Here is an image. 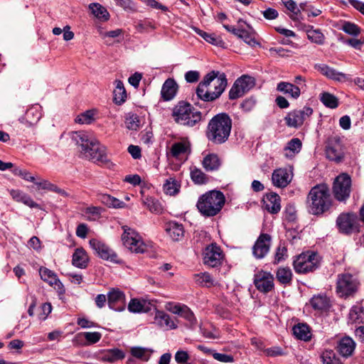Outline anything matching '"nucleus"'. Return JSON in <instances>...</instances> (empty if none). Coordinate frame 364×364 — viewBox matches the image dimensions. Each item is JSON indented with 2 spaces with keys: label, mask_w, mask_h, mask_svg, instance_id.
<instances>
[{
  "label": "nucleus",
  "mask_w": 364,
  "mask_h": 364,
  "mask_svg": "<svg viewBox=\"0 0 364 364\" xmlns=\"http://www.w3.org/2000/svg\"><path fill=\"white\" fill-rule=\"evenodd\" d=\"M136 31L139 33L148 32L154 30V25L149 21H140L135 25Z\"/></svg>",
  "instance_id": "13d9d810"
},
{
  "label": "nucleus",
  "mask_w": 364,
  "mask_h": 364,
  "mask_svg": "<svg viewBox=\"0 0 364 364\" xmlns=\"http://www.w3.org/2000/svg\"><path fill=\"white\" fill-rule=\"evenodd\" d=\"M83 336L91 344L97 343L102 338V334L99 332H84Z\"/></svg>",
  "instance_id": "e2e57ef3"
},
{
  "label": "nucleus",
  "mask_w": 364,
  "mask_h": 364,
  "mask_svg": "<svg viewBox=\"0 0 364 364\" xmlns=\"http://www.w3.org/2000/svg\"><path fill=\"white\" fill-rule=\"evenodd\" d=\"M359 286L358 280L348 273L338 275L336 282V292L339 296H348L354 294Z\"/></svg>",
  "instance_id": "1a4fd4ad"
},
{
  "label": "nucleus",
  "mask_w": 364,
  "mask_h": 364,
  "mask_svg": "<svg viewBox=\"0 0 364 364\" xmlns=\"http://www.w3.org/2000/svg\"><path fill=\"white\" fill-rule=\"evenodd\" d=\"M336 225L341 232L349 235L358 230L357 215L354 213H342L336 220Z\"/></svg>",
  "instance_id": "2eb2a0df"
},
{
  "label": "nucleus",
  "mask_w": 364,
  "mask_h": 364,
  "mask_svg": "<svg viewBox=\"0 0 364 364\" xmlns=\"http://www.w3.org/2000/svg\"><path fill=\"white\" fill-rule=\"evenodd\" d=\"M166 231L174 241H179L184 236L183 225L174 221H171L166 224Z\"/></svg>",
  "instance_id": "c85d7f7f"
},
{
  "label": "nucleus",
  "mask_w": 364,
  "mask_h": 364,
  "mask_svg": "<svg viewBox=\"0 0 364 364\" xmlns=\"http://www.w3.org/2000/svg\"><path fill=\"white\" fill-rule=\"evenodd\" d=\"M355 348V341L350 337L342 338L338 343L337 349L339 353L343 357L350 356Z\"/></svg>",
  "instance_id": "a878e982"
},
{
  "label": "nucleus",
  "mask_w": 364,
  "mask_h": 364,
  "mask_svg": "<svg viewBox=\"0 0 364 364\" xmlns=\"http://www.w3.org/2000/svg\"><path fill=\"white\" fill-rule=\"evenodd\" d=\"M331 203L329 188L324 183L314 186L307 196L309 211L313 215H321L326 212Z\"/></svg>",
  "instance_id": "20e7f679"
},
{
  "label": "nucleus",
  "mask_w": 364,
  "mask_h": 364,
  "mask_svg": "<svg viewBox=\"0 0 364 364\" xmlns=\"http://www.w3.org/2000/svg\"><path fill=\"white\" fill-rule=\"evenodd\" d=\"M115 88L113 91V100L117 105H121L127 99V92L124 84L121 80H115Z\"/></svg>",
  "instance_id": "4c0bfd02"
},
{
  "label": "nucleus",
  "mask_w": 364,
  "mask_h": 364,
  "mask_svg": "<svg viewBox=\"0 0 364 364\" xmlns=\"http://www.w3.org/2000/svg\"><path fill=\"white\" fill-rule=\"evenodd\" d=\"M271 236L266 233L261 234L252 247L253 255L257 259L263 258L269 251Z\"/></svg>",
  "instance_id": "aec40b11"
},
{
  "label": "nucleus",
  "mask_w": 364,
  "mask_h": 364,
  "mask_svg": "<svg viewBox=\"0 0 364 364\" xmlns=\"http://www.w3.org/2000/svg\"><path fill=\"white\" fill-rule=\"evenodd\" d=\"M123 230L122 240L126 247L135 253H144L146 251L147 245L136 230L127 226H124Z\"/></svg>",
  "instance_id": "6e6552de"
},
{
  "label": "nucleus",
  "mask_w": 364,
  "mask_h": 364,
  "mask_svg": "<svg viewBox=\"0 0 364 364\" xmlns=\"http://www.w3.org/2000/svg\"><path fill=\"white\" fill-rule=\"evenodd\" d=\"M239 38L242 39L247 44L251 46H255L256 44H257L253 33L249 32L245 29L242 30Z\"/></svg>",
  "instance_id": "052dcab7"
},
{
  "label": "nucleus",
  "mask_w": 364,
  "mask_h": 364,
  "mask_svg": "<svg viewBox=\"0 0 364 364\" xmlns=\"http://www.w3.org/2000/svg\"><path fill=\"white\" fill-rule=\"evenodd\" d=\"M311 307L318 311H324L330 307V300L324 294L314 295L310 300Z\"/></svg>",
  "instance_id": "c756f323"
},
{
  "label": "nucleus",
  "mask_w": 364,
  "mask_h": 364,
  "mask_svg": "<svg viewBox=\"0 0 364 364\" xmlns=\"http://www.w3.org/2000/svg\"><path fill=\"white\" fill-rule=\"evenodd\" d=\"M287 256V247L282 244L277 248V251L274 257V263H279V262L285 259Z\"/></svg>",
  "instance_id": "680f3d73"
},
{
  "label": "nucleus",
  "mask_w": 364,
  "mask_h": 364,
  "mask_svg": "<svg viewBox=\"0 0 364 364\" xmlns=\"http://www.w3.org/2000/svg\"><path fill=\"white\" fill-rule=\"evenodd\" d=\"M203 264L210 267L220 266L224 257L223 252L216 243L207 245L202 253Z\"/></svg>",
  "instance_id": "f8f14e48"
},
{
  "label": "nucleus",
  "mask_w": 364,
  "mask_h": 364,
  "mask_svg": "<svg viewBox=\"0 0 364 364\" xmlns=\"http://www.w3.org/2000/svg\"><path fill=\"white\" fill-rule=\"evenodd\" d=\"M282 4L291 12L289 17L294 21L303 20V16L296 3L294 0H282Z\"/></svg>",
  "instance_id": "f704fd0d"
},
{
  "label": "nucleus",
  "mask_w": 364,
  "mask_h": 364,
  "mask_svg": "<svg viewBox=\"0 0 364 364\" xmlns=\"http://www.w3.org/2000/svg\"><path fill=\"white\" fill-rule=\"evenodd\" d=\"M179 188L180 186L173 178L167 179L163 186L164 193L170 196L176 194L179 191Z\"/></svg>",
  "instance_id": "de8ad7c7"
},
{
  "label": "nucleus",
  "mask_w": 364,
  "mask_h": 364,
  "mask_svg": "<svg viewBox=\"0 0 364 364\" xmlns=\"http://www.w3.org/2000/svg\"><path fill=\"white\" fill-rule=\"evenodd\" d=\"M98 200L109 208H121L125 206V203L123 201L108 194H100Z\"/></svg>",
  "instance_id": "79ce46f5"
},
{
  "label": "nucleus",
  "mask_w": 364,
  "mask_h": 364,
  "mask_svg": "<svg viewBox=\"0 0 364 364\" xmlns=\"http://www.w3.org/2000/svg\"><path fill=\"white\" fill-rule=\"evenodd\" d=\"M89 7L95 17L104 21L108 20L109 16V13L107 9L101 4L97 3H92L90 4Z\"/></svg>",
  "instance_id": "a18cd8bd"
},
{
  "label": "nucleus",
  "mask_w": 364,
  "mask_h": 364,
  "mask_svg": "<svg viewBox=\"0 0 364 364\" xmlns=\"http://www.w3.org/2000/svg\"><path fill=\"white\" fill-rule=\"evenodd\" d=\"M315 68L326 77L338 81L343 82L348 80L346 74L338 72L326 64H317Z\"/></svg>",
  "instance_id": "4be33fe9"
},
{
  "label": "nucleus",
  "mask_w": 364,
  "mask_h": 364,
  "mask_svg": "<svg viewBox=\"0 0 364 364\" xmlns=\"http://www.w3.org/2000/svg\"><path fill=\"white\" fill-rule=\"evenodd\" d=\"M225 203V197L220 191H210L200 196L196 207L199 213L204 217L217 215Z\"/></svg>",
  "instance_id": "39448f33"
},
{
  "label": "nucleus",
  "mask_w": 364,
  "mask_h": 364,
  "mask_svg": "<svg viewBox=\"0 0 364 364\" xmlns=\"http://www.w3.org/2000/svg\"><path fill=\"white\" fill-rule=\"evenodd\" d=\"M174 359L178 364H190L188 363L190 355L187 351L183 350L176 351Z\"/></svg>",
  "instance_id": "bf43d9fd"
},
{
  "label": "nucleus",
  "mask_w": 364,
  "mask_h": 364,
  "mask_svg": "<svg viewBox=\"0 0 364 364\" xmlns=\"http://www.w3.org/2000/svg\"><path fill=\"white\" fill-rule=\"evenodd\" d=\"M313 109L309 107H304L301 109L289 112L284 117L286 124L289 127L299 128L312 114Z\"/></svg>",
  "instance_id": "4468645a"
},
{
  "label": "nucleus",
  "mask_w": 364,
  "mask_h": 364,
  "mask_svg": "<svg viewBox=\"0 0 364 364\" xmlns=\"http://www.w3.org/2000/svg\"><path fill=\"white\" fill-rule=\"evenodd\" d=\"M88 256L82 248H77L73 255L72 263L79 268H85L88 263Z\"/></svg>",
  "instance_id": "2f4dec72"
},
{
  "label": "nucleus",
  "mask_w": 364,
  "mask_h": 364,
  "mask_svg": "<svg viewBox=\"0 0 364 364\" xmlns=\"http://www.w3.org/2000/svg\"><path fill=\"white\" fill-rule=\"evenodd\" d=\"M326 155L328 159L339 163L344 156L342 144L338 138L330 139L326 146Z\"/></svg>",
  "instance_id": "f3484780"
},
{
  "label": "nucleus",
  "mask_w": 364,
  "mask_h": 364,
  "mask_svg": "<svg viewBox=\"0 0 364 364\" xmlns=\"http://www.w3.org/2000/svg\"><path fill=\"white\" fill-rule=\"evenodd\" d=\"M155 323L161 327H168L171 329L177 328L176 324L171 318L169 315L161 311H157L154 317Z\"/></svg>",
  "instance_id": "473e14b6"
},
{
  "label": "nucleus",
  "mask_w": 364,
  "mask_h": 364,
  "mask_svg": "<svg viewBox=\"0 0 364 364\" xmlns=\"http://www.w3.org/2000/svg\"><path fill=\"white\" fill-rule=\"evenodd\" d=\"M228 85L224 73L212 70L207 73L199 82L196 95L204 102H213L220 97Z\"/></svg>",
  "instance_id": "f03ea898"
},
{
  "label": "nucleus",
  "mask_w": 364,
  "mask_h": 364,
  "mask_svg": "<svg viewBox=\"0 0 364 364\" xmlns=\"http://www.w3.org/2000/svg\"><path fill=\"white\" fill-rule=\"evenodd\" d=\"M196 282L203 286L210 287L213 285V279L211 275L208 272H201L195 274Z\"/></svg>",
  "instance_id": "864d4df0"
},
{
  "label": "nucleus",
  "mask_w": 364,
  "mask_h": 364,
  "mask_svg": "<svg viewBox=\"0 0 364 364\" xmlns=\"http://www.w3.org/2000/svg\"><path fill=\"white\" fill-rule=\"evenodd\" d=\"M172 116L177 124L190 127H194L201 120V112L190 103L183 101L179 102L173 107Z\"/></svg>",
  "instance_id": "423d86ee"
},
{
  "label": "nucleus",
  "mask_w": 364,
  "mask_h": 364,
  "mask_svg": "<svg viewBox=\"0 0 364 364\" xmlns=\"http://www.w3.org/2000/svg\"><path fill=\"white\" fill-rule=\"evenodd\" d=\"M349 321L352 323H361L364 319V309L360 306H354L349 312Z\"/></svg>",
  "instance_id": "49530a36"
},
{
  "label": "nucleus",
  "mask_w": 364,
  "mask_h": 364,
  "mask_svg": "<svg viewBox=\"0 0 364 364\" xmlns=\"http://www.w3.org/2000/svg\"><path fill=\"white\" fill-rule=\"evenodd\" d=\"M126 127L129 129L136 130L140 126V120L136 114H130L126 118Z\"/></svg>",
  "instance_id": "4d7b16f0"
},
{
  "label": "nucleus",
  "mask_w": 364,
  "mask_h": 364,
  "mask_svg": "<svg viewBox=\"0 0 364 364\" xmlns=\"http://www.w3.org/2000/svg\"><path fill=\"white\" fill-rule=\"evenodd\" d=\"M152 353L153 350L146 348L133 347L131 348L132 355L142 361H148Z\"/></svg>",
  "instance_id": "c03bdc74"
},
{
  "label": "nucleus",
  "mask_w": 364,
  "mask_h": 364,
  "mask_svg": "<svg viewBox=\"0 0 364 364\" xmlns=\"http://www.w3.org/2000/svg\"><path fill=\"white\" fill-rule=\"evenodd\" d=\"M193 30L197 34H198L200 36H201L205 41H206L207 42H208L213 45L220 46V47H223L225 45V43L222 40V38L219 36H217L215 33H206L196 27H193Z\"/></svg>",
  "instance_id": "c9c22d12"
},
{
  "label": "nucleus",
  "mask_w": 364,
  "mask_h": 364,
  "mask_svg": "<svg viewBox=\"0 0 364 364\" xmlns=\"http://www.w3.org/2000/svg\"><path fill=\"white\" fill-rule=\"evenodd\" d=\"M232 119L226 113L215 115L209 122L206 136L213 144H220L225 142L230 134Z\"/></svg>",
  "instance_id": "7ed1b4c3"
},
{
  "label": "nucleus",
  "mask_w": 364,
  "mask_h": 364,
  "mask_svg": "<svg viewBox=\"0 0 364 364\" xmlns=\"http://www.w3.org/2000/svg\"><path fill=\"white\" fill-rule=\"evenodd\" d=\"M41 117V113L38 106H33L19 119L21 124L29 127L36 124Z\"/></svg>",
  "instance_id": "b1692460"
},
{
  "label": "nucleus",
  "mask_w": 364,
  "mask_h": 364,
  "mask_svg": "<svg viewBox=\"0 0 364 364\" xmlns=\"http://www.w3.org/2000/svg\"><path fill=\"white\" fill-rule=\"evenodd\" d=\"M320 265V257L314 252H306L298 255L293 262L294 269L299 274L314 272Z\"/></svg>",
  "instance_id": "0eeeda50"
},
{
  "label": "nucleus",
  "mask_w": 364,
  "mask_h": 364,
  "mask_svg": "<svg viewBox=\"0 0 364 364\" xmlns=\"http://www.w3.org/2000/svg\"><path fill=\"white\" fill-rule=\"evenodd\" d=\"M277 90L294 100L298 99L301 95V90L298 86L287 82H279L277 85Z\"/></svg>",
  "instance_id": "393cba45"
},
{
  "label": "nucleus",
  "mask_w": 364,
  "mask_h": 364,
  "mask_svg": "<svg viewBox=\"0 0 364 364\" xmlns=\"http://www.w3.org/2000/svg\"><path fill=\"white\" fill-rule=\"evenodd\" d=\"M213 358L221 363H233L235 361L234 357L232 355L220 353L216 351L213 353Z\"/></svg>",
  "instance_id": "0e129e2a"
},
{
  "label": "nucleus",
  "mask_w": 364,
  "mask_h": 364,
  "mask_svg": "<svg viewBox=\"0 0 364 364\" xmlns=\"http://www.w3.org/2000/svg\"><path fill=\"white\" fill-rule=\"evenodd\" d=\"M14 173L17 176H21L22 178H23L26 181H30V182H35L36 178L31 175V173L26 171V169H21V168H16L14 170Z\"/></svg>",
  "instance_id": "338daca9"
},
{
  "label": "nucleus",
  "mask_w": 364,
  "mask_h": 364,
  "mask_svg": "<svg viewBox=\"0 0 364 364\" xmlns=\"http://www.w3.org/2000/svg\"><path fill=\"white\" fill-rule=\"evenodd\" d=\"M265 209L270 213H277L281 210V198L276 193H267L264 199Z\"/></svg>",
  "instance_id": "5701e85b"
},
{
  "label": "nucleus",
  "mask_w": 364,
  "mask_h": 364,
  "mask_svg": "<svg viewBox=\"0 0 364 364\" xmlns=\"http://www.w3.org/2000/svg\"><path fill=\"white\" fill-rule=\"evenodd\" d=\"M128 309L133 313L147 312L150 310L149 303L144 300L132 299L129 301Z\"/></svg>",
  "instance_id": "ea45409f"
},
{
  "label": "nucleus",
  "mask_w": 364,
  "mask_h": 364,
  "mask_svg": "<svg viewBox=\"0 0 364 364\" xmlns=\"http://www.w3.org/2000/svg\"><path fill=\"white\" fill-rule=\"evenodd\" d=\"M255 85L254 77L244 75L237 78L229 91V99L236 100L242 97Z\"/></svg>",
  "instance_id": "9b49d317"
},
{
  "label": "nucleus",
  "mask_w": 364,
  "mask_h": 364,
  "mask_svg": "<svg viewBox=\"0 0 364 364\" xmlns=\"http://www.w3.org/2000/svg\"><path fill=\"white\" fill-rule=\"evenodd\" d=\"M308 38L312 42L318 45H322L324 43V36L318 29H313V26H311L307 30Z\"/></svg>",
  "instance_id": "3c124183"
},
{
  "label": "nucleus",
  "mask_w": 364,
  "mask_h": 364,
  "mask_svg": "<svg viewBox=\"0 0 364 364\" xmlns=\"http://www.w3.org/2000/svg\"><path fill=\"white\" fill-rule=\"evenodd\" d=\"M342 30L345 33L355 36L360 33V28L356 24L349 21L344 22L342 26Z\"/></svg>",
  "instance_id": "6e6d98bb"
},
{
  "label": "nucleus",
  "mask_w": 364,
  "mask_h": 364,
  "mask_svg": "<svg viewBox=\"0 0 364 364\" xmlns=\"http://www.w3.org/2000/svg\"><path fill=\"white\" fill-rule=\"evenodd\" d=\"M39 274L41 279L47 282L50 286L53 287L60 295L65 294L64 286L53 271L46 267H40Z\"/></svg>",
  "instance_id": "a211bd4d"
},
{
  "label": "nucleus",
  "mask_w": 364,
  "mask_h": 364,
  "mask_svg": "<svg viewBox=\"0 0 364 364\" xmlns=\"http://www.w3.org/2000/svg\"><path fill=\"white\" fill-rule=\"evenodd\" d=\"M293 332L296 338L303 341H308L311 336L309 327L305 323H299L294 326Z\"/></svg>",
  "instance_id": "37998d69"
},
{
  "label": "nucleus",
  "mask_w": 364,
  "mask_h": 364,
  "mask_svg": "<svg viewBox=\"0 0 364 364\" xmlns=\"http://www.w3.org/2000/svg\"><path fill=\"white\" fill-rule=\"evenodd\" d=\"M102 208L97 206H90L85 208L84 213L89 220H97L101 217Z\"/></svg>",
  "instance_id": "5fc2aeb1"
},
{
  "label": "nucleus",
  "mask_w": 364,
  "mask_h": 364,
  "mask_svg": "<svg viewBox=\"0 0 364 364\" xmlns=\"http://www.w3.org/2000/svg\"><path fill=\"white\" fill-rule=\"evenodd\" d=\"M95 112L94 110H87L79 114L76 117L75 122L79 124H90L95 120Z\"/></svg>",
  "instance_id": "603ef678"
},
{
  "label": "nucleus",
  "mask_w": 364,
  "mask_h": 364,
  "mask_svg": "<svg viewBox=\"0 0 364 364\" xmlns=\"http://www.w3.org/2000/svg\"><path fill=\"white\" fill-rule=\"evenodd\" d=\"M69 135L72 141L77 146L82 157L97 164H106L109 162L106 147L92 133L77 131L72 132Z\"/></svg>",
  "instance_id": "f257e3e1"
},
{
  "label": "nucleus",
  "mask_w": 364,
  "mask_h": 364,
  "mask_svg": "<svg viewBox=\"0 0 364 364\" xmlns=\"http://www.w3.org/2000/svg\"><path fill=\"white\" fill-rule=\"evenodd\" d=\"M293 178V172L286 168H279L275 169L272 174V184L277 188H285L291 181Z\"/></svg>",
  "instance_id": "6ab92c4d"
},
{
  "label": "nucleus",
  "mask_w": 364,
  "mask_h": 364,
  "mask_svg": "<svg viewBox=\"0 0 364 364\" xmlns=\"http://www.w3.org/2000/svg\"><path fill=\"white\" fill-rule=\"evenodd\" d=\"M293 274L289 267H279L276 272L277 281L283 285H290L292 282Z\"/></svg>",
  "instance_id": "58836bf2"
},
{
  "label": "nucleus",
  "mask_w": 364,
  "mask_h": 364,
  "mask_svg": "<svg viewBox=\"0 0 364 364\" xmlns=\"http://www.w3.org/2000/svg\"><path fill=\"white\" fill-rule=\"evenodd\" d=\"M253 282L258 291L265 294L273 290L274 287L273 275L263 270H259L255 274Z\"/></svg>",
  "instance_id": "dca6fc26"
},
{
  "label": "nucleus",
  "mask_w": 364,
  "mask_h": 364,
  "mask_svg": "<svg viewBox=\"0 0 364 364\" xmlns=\"http://www.w3.org/2000/svg\"><path fill=\"white\" fill-rule=\"evenodd\" d=\"M190 152L191 144L187 139H182L180 141L173 143L170 150L171 156L175 158Z\"/></svg>",
  "instance_id": "cd10ccee"
},
{
  "label": "nucleus",
  "mask_w": 364,
  "mask_h": 364,
  "mask_svg": "<svg viewBox=\"0 0 364 364\" xmlns=\"http://www.w3.org/2000/svg\"><path fill=\"white\" fill-rule=\"evenodd\" d=\"M321 358L322 360V362L325 364H334V359L335 355L333 351H325L323 352L321 355Z\"/></svg>",
  "instance_id": "774afa93"
},
{
  "label": "nucleus",
  "mask_w": 364,
  "mask_h": 364,
  "mask_svg": "<svg viewBox=\"0 0 364 364\" xmlns=\"http://www.w3.org/2000/svg\"><path fill=\"white\" fill-rule=\"evenodd\" d=\"M351 191V178L347 173L338 175L334 180L333 185V193L336 200L339 201L346 200Z\"/></svg>",
  "instance_id": "9d476101"
},
{
  "label": "nucleus",
  "mask_w": 364,
  "mask_h": 364,
  "mask_svg": "<svg viewBox=\"0 0 364 364\" xmlns=\"http://www.w3.org/2000/svg\"><path fill=\"white\" fill-rule=\"evenodd\" d=\"M285 218L288 221H294L296 218V210L295 209V207L292 205H288L285 208Z\"/></svg>",
  "instance_id": "69168bd1"
},
{
  "label": "nucleus",
  "mask_w": 364,
  "mask_h": 364,
  "mask_svg": "<svg viewBox=\"0 0 364 364\" xmlns=\"http://www.w3.org/2000/svg\"><path fill=\"white\" fill-rule=\"evenodd\" d=\"M177 90L178 85L176 81L168 78L163 84L161 91V97L166 101L171 100L175 97Z\"/></svg>",
  "instance_id": "bb28decb"
},
{
  "label": "nucleus",
  "mask_w": 364,
  "mask_h": 364,
  "mask_svg": "<svg viewBox=\"0 0 364 364\" xmlns=\"http://www.w3.org/2000/svg\"><path fill=\"white\" fill-rule=\"evenodd\" d=\"M142 204L152 213L160 215L164 212V207L161 202L153 197H143Z\"/></svg>",
  "instance_id": "7c9ffc66"
},
{
  "label": "nucleus",
  "mask_w": 364,
  "mask_h": 364,
  "mask_svg": "<svg viewBox=\"0 0 364 364\" xmlns=\"http://www.w3.org/2000/svg\"><path fill=\"white\" fill-rule=\"evenodd\" d=\"M220 166V159L216 154H208L203 160V166L208 171H215L218 169Z\"/></svg>",
  "instance_id": "a19ab883"
},
{
  "label": "nucleus",
  "mask_w": 364,
  "mask_h": 364,
  "mask_svg": "<svg viewBox=\"0 0 364 364\" xmlns=\"http://www.w3.org/2000/svg\"><path fill=\"white\" fill-rule=\"evenodd\" d=\"M191 178L196 184H204L208 181L206 175L197 167L191 168Z\"/></svg>",
  "instance_id": "8fccbe9b"
},
{
  "label": "nucleus",
  "mask_w": 364,
  "mask_h": 364,
  "mask_svg": "<svg viewBox=\"0 0 364 364\" xmlns=\"http://www.w3.org/2000/svg\"><path fill=\"white\" fill-rule=\"evenodd\" d=\"M90 245L95 254L102 259L114 264H121L122 262L117 253L104 242L97 239H92L90 240Z\"/></svg>",
  "instance_id": "ddd939ff"
},
{
  "label": "nucleus",
  "mask_w": 364,
  "mask_h": 364,
  "mask_svg": "<svg viewBox=\"0 0 364 364\" xmlns=\"http://www.w3.org/2000/svg\"><path fill=\"white\" fill-rule=\"evenodd\" d=\"M108 305L114 311H122L124 309L125 296L119 289H113L107 294Z\"/></svg>",
  "instance_id": "412c9836"
},
{
  "label": "nucleus",
  "mask_w": 364,
  "mask_h": 364,
  "mask_svg": "<svg viewBox=\"0 0 364 364\" xmlns=\"http://www.w3.org/2000/svg\"><path fill=\"white\" fill-rule=\"evenodd\" d=\"M124 353L118 349L112 348L105 350L102 353L101 360L106 362L114 363L124 358Z\"/></svg>",
  "instance_id": "e433bc0d"
},
{
  "label": "nucleus",
  "mask_w": 364,
  "mask_h": 364,
  "mask_svg": "<svg viewBox=\"0 0 364 364\" xmlns=\"http://www.w3.org/2000/svg\"><path fill=\"white\" fill-rule=\"evenodd\" d=\"M302 146L301 140L298 138L291 139L284 148V156L287 158H293L299 153Z\"/></svg>",
  "instance_id": "72a5a7b5"
},
{
  "label": "nucleus",
  "mask_w": 364,
  "mask_h": 364,
  "mask_svg": "<svg viewBox=\"0 0 364 364\" xmlns=\"http://www.w3.org/2000/svg\"><path fill=\"white\" fill-rule=\"evenodd\" d=\"M320 100L326 107L331 109H335L338 106V98L331 93H322Z\"/></svg>",
  "instance_id": "09e8293b"
}]
</instances>
